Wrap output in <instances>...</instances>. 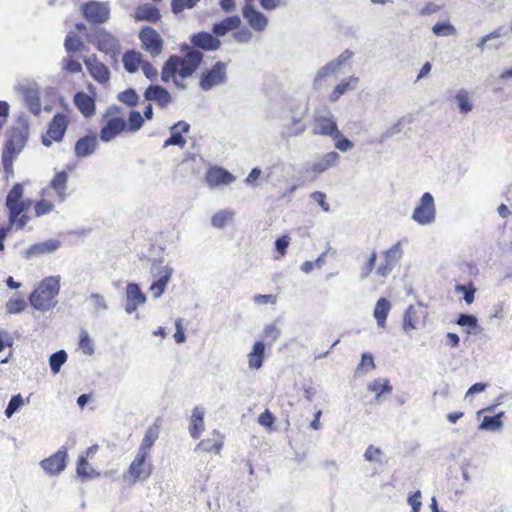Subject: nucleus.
Listing matches in <instances>:
<instances>
[{
	"mask_svg": "<svg viewBox=\"0 0 512 512\" xmlns=\"http://www.w3.org/2000/svg\"><path fill=\"white\" fill-rule=\"evenodd\" d=\"M30 134L28 121L18 120L7 132L2 149V165L7 174L13 173V163L23 151Z\"/></svg>",
	"mask_w": 512,
	"mask_h": 512,
	"instance_id": "obj_1",
	"label": "nucleus"
},
{
	"mask_svg": "<svg viewBox=\"0 0 512 512\" xmlns=\"http://www.w3.org/2000/svg\"><path fill=\"white\" fill-rule=\"evenodd\" d=\"M24 188L22 184L15 183L6 196L5 205L8 209L9 225L16 230H22L29 222L27 211L31 205L30 200L23 199Z\"/></svg>",
	"mask_w": 512,
	"mask_h": 512,
	"instance_id": "obj_2",
	"label": "nucleus"
},
{
	"mask_svg": "<svg viewBox=\"0 0 512 512\" xmlns=\"http://www.w3.org/2000/svg\"><path fill=\"white\" fill-rule=\"evenodd\" d=\"M203 54L199 50L187 47L183 57H171L162 68V81L168 82L169 74L178 75L181 80L191 76L198 68Z\"/></svg>",
	"mask_w": 512,
	"mask_h": 512,
	"instance_id": "obj_3",
	"label": "nucleus"
},
{
	"mask_svg": "<svg viewBox=\"0 0 512 512\" xmlns=\"http://www.w3.org/2000/svg\"><path fill=\"white\" fill-rule=\"evenodd\" d=\"M59 291L60 277H45L30 294V304L37 310L48 311L55 306V298L59 294Z\"/></svg>",
	"mask_w": 512,
	"mask_h": 512,
	"instance_id": "obj_4",
	"label": "nucleus"
},
{
	"mask_svg": "<svg viewBox=\"0 0 512 512\" xmlns=\"http://www.w3.org/2000/svg\"><path fill=\"white\" fill-rule=\"evenodd\" d=\"M104 125L100 130V139L109 142L126 131V121L122 108L112 105L103 114Z\"/></svg>",
	"mask_w": 512,
	"mask_h": 512,
	"instance_id": "obj_5",
	"label": "nucleus"
},
{
	"mask_svg": "<svg viewBox=\"0 0 512 512\" xmlns=\"http://www.w3.org/2000/svg\"><path fill=\"white\" fill-rule=\"evenodd\" d=\"M339 162L340 155L337 152H327L315 158L313 161L306 163L303 167V176L307 180L314 181L320 174L337 166Z\"/></svg>",
	"mask_w": 512,
	"mask_h": 512,
	"instance_id": "obj_6",
	"label": "nucleus"
},
{
	"mask_svg": "<svg viewBox=\"0 0 512 512\" xmlns=\"http://www.w3.org/2000/svg\"><path fill=\"white\" fill-rule=\"evenodd\" d=\"M70 120L64 113H56L48 123L45 133L41 136V142L45 147H51L54 143H60L64 139Z\"/></svg>",
	"mask_w": 512,
	"mask_h": 512,
	"instance_id": "obj_7",
	"label": "nucleus"
},
{
	"mask_svg": "<svg viewBox=\"0 0 512 512\" xmlns=\"http://www.w3.org/2000/svg\"><path fill=\"white\" fill-rule=\"evenodd\" d=\"M417 224L431 225L436 220V206L431 193L425 192L419 199L411 216Z\"/></svg>",
	"mask_w": 512,
	"mask_h": 512,
	"instance_id": "obj_8",
	"label": "nucleus"
},
{
	"mask_svg": "<svg viewBox=\"0 0 512 512\" xmlns=\"http://www.w3.org/2000/svg\"><path fill=\"white\" fill-rule=\"evenodd\" d=\"M312 131L316 135L339 136L338 126L330 110L322 109L315 112Z\"/></svg>",
	"mask_w": 512,
	"mask_h": 512,
	"instance_id": "obj_9",
	"label": "nucleus"
},
{
	"mask_svg": "<svg viewBox=\"0 0 512 512\" xmlns=\"http://www.w3.org/2000/svg\"><path fill=\"white\" fill-rule=\"evenodd\" d=\"M227 82V65L224 62H216L210 69L203 71L199 85L204 91H209Z\"/></svg>",
	"mask_w": 512,
	"mask_h": 512,
	"instance_id": "obj_10",
	"label": "nucleus"
},
{
	"mask_svg": "<svg viewBox=\"0 0 512 512\" xmlns=\"http://www.w3.org/2000/svg\"><path fill=\"white\" fill-rule=\"evenodd\" d=\"M353 53L350 50H345L336 59L330 61L322 68H320L314 78V87L319 88L323 82L332 74L341 71L343 66L352 58Z\"/></svg>",
	"mask_w": 512,
	"mask_h": 512,
	"instance_id": "obj_11",
	"label": "nucleus"
},
{
	"mask_svg": "<svg viewBox=\"0 0 512 512\" xmlns=\"http://www.w3.org/2000/svg\"><path fill=\"white\" fill-rule=\"evenodd\" d=\"M85 19L93 24L105 23L110 16L108 6L102 2L89 1L82 6Z\"/></svg>",
	"mask_w": 512,
	"mask_h": 512,
	"instance_id": "obj_12",
	"label": "nucleus"
},
{
	"mask_svg": "<svg viewBox=\"0 0 512 512\" xmlns=\"http://www.w3.org/2000/svg\"><path fill=\"white\" fill-rule=\"evenodd\" d=\"M43 470L49 475H57L61 473L67 465V449L62 447L50 457L40 462Z\"/></svg>",
	"mask_w": 512,
	"mask_h": 512,
	"instance_id": "obj_13",
	"label": "nucleus"
},
{
	"mask_svg": "<svg viewBox=\"0 0 512 512\" xmlns=\"http://www.w3.org/2000/svg\"><path fill=\"white\" fill-rule=\"evenodd\" d=\"M150 474L151 464L149 462V456L138 452L129 466L128 475L133 479V482H136L137 480L148 478Z\"/></svg>",
	"mask_w": 512,
	"mask_h": 512,
	"instance_id": "obj_14",
	"label": "nucleus"
},
{
	"mask_svg": "<svg viewBox=\"0 0 512 512\" xmlns=\"http://www.w3.org/2000/svg\"><path fill=\"white\" fill-rule=\"evenodd\" d=\"M84 64L91 77L98 83L105 84L110 79V71L108 67L99 61L95 54L84 60Z\"/></svg>",
	"mask_w": 512,
	"mask_h": 512,
	"instance_id": "obj_15",
	"label": "nucleus"
},
{
	"mask_svg": "<svg viewBox=\"0 0 512 512\" xmlns=\"http://www.w3.org/2000/svg\"><path fill=\"white\" fill-rule=\"evenodd\" d=\"M96 48L110 56H116L120 52L119 41L109 32L100 31L95 37Z\"/></svg>",
	"mask_w": 512,
	"mask_h": 512,
	"instance_id": "obj_16",
	"label": "nucleus"
},
{
	"mask_svg": "<svg viewBox=\"0 0 512 512\" xmlns=\"http://www.w3.org/2000/svg\"><path fill=\"white\" fill-rule=\"evenodd\" d=\"M243 17L249 26L257 32L264 31L268 26L267 17L257 11L252 4L245 5L242 10Z\"/></svg>",
	"mask_w": 512,
	"mask_h": 512,
	"instance_id": "obj_17",
	"label": "nucleus"
},
{
	"mask_svg": "<svg viewBox=\"0 0 512 512\" xmlns=\"http://www.w3.org/2000/svg\"><path fill=\"white\" fill-rule=\"evenodd\" d=\"M142 47L152 55L160 53V34L149 26L143 27L139 32Z\"/></svg>",
	"mask_w": 512,
	"mask_h": 512,
	"instance_id": "obj_18",
	"label": "nucleus"
},
{
	"mask_svg": "<svg viewBox=\"0 0 512 512\" xmlns=\"http://www.w3.org/2000/svg\"><path fill=\"white\" fill-rule=\"evenodd\" d=\"M206 183L210 188L219 185H228L235 180V177L227 170L220 167L210 168L205 175Z\"/></svg>",
	"mask_w": 512,
	"mask_h": 512,
	"instance_id": "obj_19",
	"label": "nucleus"
},
{
	"mask_svg": "<svg viewBox=\"0 0 512 512\" xmlns=\"http://www.w3.org/2000/svg\"><path fill=\"white\" fill-rule=\"evenodd\" d=\"M126 299L127 303L125 310L131 314L137 310L138 306L145 303L146 296L141 291L140 287L136 283H129L126 287Z\"/></svg>",
	"mask_w": 512,
	"mask_h": 512,
	"instance_id": "obj_20",
	"label": "nucleus"
},
{
	"mask_svg": "<svg viewBox=\"0 0 512 512\" xmlns=\"http://www.w3.org/2000/svg\"><path fill=\"white\" fill-rule=\"evenodd\" d=\"M190 129V125L187 122L179 121L170 127V137L165 140L162 145L163 148H166L170 145H175L183 148L186 144V138L183 136L184 133H188Z\"/></svg>",
	"mask_w": 512,
	"mask_h": 512,
	"instance_id": "obj_21",
	"label": "nucleus"
},
{
	"mask_svg": "<svg viewBox=\"0 0 512 512\" xmlns=\"http://www.w3.org/2000/svg\"><path fill=\"white\" fill-rule=\"evenodd\" d=\"M97 146L98 142L96 135H85L76 141L74 153L78 158H84L93 154Z\"/></svg>",
	"mask_w": 512,
	"mask_h": 512,
	"instance_id": "obj_22",
	"label": "nucleus"
},
{
	"mask_svg": "<svg viewBox=\"0 0 512 512\" xmlns=\"http://www.w3.org/2000/svg\"><path fill=\"white\" fill-rule=\"evenodd\" d=\"M265 358V344L263 341H256L247 355L248 368L259 370L262 368Z\"/></svg>",
	"mask_w": 512,
	"mask_h": 512,
	"instance_id": "obj_23",
	"label": "nucleus"
},
{
	"mask_svg": "<svg viewBox=\"0 0 512 512\" xmlns=\"http://www.w3.org/2000/svg\"><path fill=\"white\" fill-rule=\"evenodd\" d=\"M73 101L77 109L82 113L84 117H91L95 114V100L85 92H77Z\"/></svg>",
	"mask_w": 512,
	"mask_h": 512,
	"instance_id": "obj_24",
	"label": "nucleus"
},
{
	"mask_svg": "<svg viewBox=\"0 0 512 512\" xmlns=\"http://www.w3.org/2000/svg\"><path fill=\"white\" fill-rule=\"evenodd\" d=\"M191 42L199 48L211 51L217 50L221 45V41L208 32L194 34L191 38Z\"/></svg>",
	"mask_w": 512,
	"mask_h": 512,
	"instance_id": "obj_25",
	"label": "nucleus"
},
{
	"mask_svg": "<svg viewBox=\"0 0 512 512\" xmlns=\"http://www.w3.org/2000/svg\"><path fill=\"white\" fill-rule=\"evenodd\" d=\"M60 241L49 239L43 242L35 243L27 249V256L36 257L44 254H50L60 247Z\"/></svg>",
	"mask_w": 512,
	"mask_h": 512,
	"instance_id": "obj_26",
	"label": "nucleus"
},
{
	"mask_svg": "<svg viewBox=\"0 0 512 512\" xmlns=\"http://www.w3.org/2000/svg\"><path fill=\"white\" fill-rule=\"evenodd\" d=\"M241 24L239 16L234 15L223 19L220 22L214 23L212 31L213 34L218 38L225 36L229 31L237 29Z\"/></svg>",
	"mask_w": 512,
	"mask_h": 512,
	"instance_id": "obj_27",
	"label": "nucleus"
},
{
	"mask_svg": "<svg viewBox=\"0 0 512 512\" xmlns=\"http://www.w3.org/2000/svg\"><path fill=\"white\" fill-rule=\"evenodd\" d=\"M368 391L375 393V402L381 403L382 402V396L384 394H391L392 393V386L390 385V382L387 378H377L373 381H371L367 386Z\"/></svg>",
	"mask_w": 512,
	"mask_h": 512,
	"instance_id": "obj_28",
	"label": "nucleus"
},
{
	"mask_svg": "<svg viewBox=\"0 0 512 512\" xmlns=\"http://www.w3.org/2000/svg\"><path fill=\"white\" fill-rule=\"evenodd\" d=\"M49 190L42 189L41 190V199L37 200L34 204V215L35 217H42L44 215L50 214L55 209V204L52 200L48 198Z\"/></svg>",
	"mask_w": 512,
	"mask_h": 512,
	"instance_id": "obj_29",
	"label": "nucleus"
},
{
	"mask_svg": "<svg viewBox=\"0 0 512 512\" xmlns=\"http://www.w3.org/2000/svg\"><path fill=\"white\" fill-rule=\"evenodd\" d=\"M204 430V410L195 407L191 416L189 432L192 438L198 439Z\"/></svg>",
	"mask_w": 512,
	"mask_h": 512,
	"instance_id": "obj_30",
	"label": "nucleus"
},
{
	"mask_svg": "<svg viewBox=\"0 0 512 512\" xmlns=\"http://www.w3.org/2000/svg\"><path fill=\"white\" fill-rule=\"evenodd\" d=\"M358 81L359 78L356 76H350L347 79H344L341 83L335 86L334 90L330 94V101L336 102L347 91L354 90Z\"/></svg>",
	"mask_w": 512,
	"mask_h": 512,
	"instance_id": "obj_31",
	"label": "nucleus"
},
{
	"mask_svg": "<svg viewBox=\"0 0 512 512\" xmlns=\"http://www.w3.org/2000/svg\"><path fill=\"white\" fill-rule=\"evenodd\" d=\"M391 309V304L386 298H380L374 307L373 316L376 319L377 325L384 328L386 319Z\"/></svg>",
	"mask_w": 512,
	"mask_h": 512,
	"instance_id": "obj_32",
	"label": "nucleus"
},
{
	"mask_svg": "<svg viewBox=\"0 0 512 512\" xmlns=\"http://www.w3.org/2000/svg\"><path fill=\"white\" fill-rule=\"evenodd\" d=\"M68 174L66 171L57 172L50 182V187L54 189L60 201H64L66 197V187Z\"/></svg>",
	"mask_w": 512,
	"mask_h": 512,
	"instance_id": "obj_33",
	"label": "nucleus"
},
{
	"mask_svg": "<svg viewBox=\"0 0 512 512\" xmlns=\"http://www.w3.org/2000/svg\"><path fill=\"white\" fill-rule=\"evenodd\" d=\"M142 56L139 52L129 50L123 55V64L129 73L136 72L143 64Z\"/></svg>",
	"mask_w": 512,
	"mask_h": 512,
	"instance_id": "obj_34",
	"label": "nucleus"
},
{
	"mask_svg": "<svg viewBox=\"0 0 512 512\" xmlns=\"http://www.w3.org/2000/svg\"><path fill=\"white\" fill-rule=\"evenodd\" d=\"M76 473L82 480L93 479L100 476V473L92 468L83 455L78 459Z\"/></svg>",
	"mask_w": 512,
	"mask_h": 512,
	"instance_id": "obj_35",
	"label": "nucleus"
},
{
	"mask_svg": "<svg viewBox=\"0 0 512 512\" xmlns=\"http://www.w3.org/2000/svg\"><path fill=\"white\" fill-rule=\"evenodd\" d=\"M234 215V211L230 209L220 210L212 216L211 224L215 228L223 229L232 223Z\"/></svg>",
	"mask_w": 512,
	"mask_h": 512,
	"instance_id": "obj_36",
	"label": "nucleus"
},
{
	"mask_svg": "<svg viewBox=\"0 0 512 512\" xmlns=\"http://www.w3.org/2000/svg\"><path fill=\"white\" fill-rule=\"evenodd\" d=\"M455 100L460 114H468L473 110L470 93L465 88H460L455 94Z\"/></svg>",
	"mask_w": 512,
	"mask_h": 512,
	"instance_id": "obj_37",
	"label": "nucleus"
},
{
	"mask_svg": "<svg viewBox=\"0 0 512 512\" xmlns=\"http://www.w3.org/2000/svg\"><path fill=\"white\" fill-rule=\"evenodd\" d=\"M418 322H419V308H417L413 305H410L404 314L403 330L406 333H410L412 330L416 329Z\"/></svg>",
	"mask_w": 512,
	"mask_h": 512,
	"instance_id": "obj_38",
	"label": "nucleus"
},
{
	"mask_svg": "<svg viewBox=\"0 0 512 512\" xmlns=\"http://www.w3.org/2000/svg\"><path fill=\"white\" fill-rule=\"evenodd\" d=\"M504 412H500L494 416H485L482 423L478 426L479 430L498 431L503 427L502 417Z\"/></svg>",
	"mask_w": 512,
	"mask_h": 512,
	"instance_id": "obj_39",
	"label": "nucleus"
},
{
	"mask_svg": "<svg viewBox=\"0 0 512 512\" xmlns=\"http://www.w3.org/2000/svg\"><path fill=\"white\" fill-rule=\"evenodd\" d=\"M136 18L138 20L155 22L160 18V12L156 7L145 4L137 8Z\"/></svg>",
	"mask_w": 512,
	"mask_h": 512,
	"instance_id": "obj_40",
	"label": "nucleus"
},
{
	"mask_svg": "<svg viewBox=\"0 0 512 512\" xmlns=\"http://www.w3.org/2000/svg\"><path fill=\"white\" fill-rule=\"evenodd\" d=\"M158 438V428L156 426H152L148 428L146 434L142 440L141 446L139 448V453L149 456L150 448L153 446L155 441Z\"/></svg>",
	"mask_w": 512,
	"mask_h": 512,
	"instance_id": "obj_41",
	"label": "nucleus"
},
{
	"mask_svg": "<svg viewBox=\"0 0 512 512\" xmlns=\"http://www.w3.org/2000/svg\"><path fill=\"white\" fill-rule=\"evenodd\" d=\"M432 32L438 37L456 36L457 30L449 21L437 22L432 26Z\"/></svg>",
	"mask_w": 512,
	"mask_h": 512,
	"instance_id": "obj_42",
	"label": "nucleus"
},
{
	"mask_svg": "<svg viewBox=\"0 0 512 512\" xmlns=\"http://www.w3.org/2000/svg\"><path fill=\"white\" fill-rule=\"evenodd\" d=\"M375 369V362L374 358L371 353H363L361 356V362L358 364L355 375L357 377H362L369 371H372Z\"/></svg>",
	"mask_w": 512,
	"mask_h": 512,
	"instance_id": "obj_43",
	"label": "nucleus"
},
{
	"mask_svg": "<svg viewBox=\"0 0 512 512\" xmlns=\"http://www.w3.org/2000/svg\"><path fill=\"white\" fill-rule=\"evenodd\" d=\"M280 336L281 329L275 323H270L264 326L261 334V341H266L268 345H272L280 338Z\"/></svg>",
	"mask_w": 512,
	"mask_h": 512,
	"instance_id": "obj_44",
	"label": "nucleus"
},
{
	"mask_svg": "<svg viewBox=\"0 0 512 512\" xmlns=\"http://www.w3.org/2000/svg\"><path fill=\"white\" fill-rule=\"evenodd\" d=\"M383 259L389 262L391 265L396 267V265L400 262L403 256V250L401 247V242H397L391 248L385 250L383 253Z\"/></svg>",
	"mask_w": 512,
	"mask_h": 512,
	"instance_id": "obj_45",
	"label": "nucleus"
},
{
	"mask_svg": "<svg viewBox=\"0 0 512 512\" xmlns=\"http://www.w3.org/2000/svg\"><path fill=\"white\" fill-rule=\"evenodd\" d=\"M117 99L128 107H135L139 101V96L134 89L128 88L120 92Z\"/></svg>",
	"mask_w": 512,
	"mask_h": 512,
	"instance_id": "obj_46",
	"label": "nucleus"
},
{
	"mask_svg": "<svg viewBox=\"0 0 512 512\" xmlns=\"http://www.w3.org/2000/svg\"><path fill=\"white\" fill-rule=\"evenodd\" d=\"M223 442L221 439H216L212 442V440L207 439L203 440L196 446L195 450H201L204 452H214L215 454H219L222 449Z\"/></svg>",
	"mask_w": 512,
	"mask_h": 512,
	"instance_id": "obj_47",
	"label": "nucleus"
},
{
	"mask_svg": "<svg viewBox=\"0 0 512 512\" xmlns=\"http://www.w3.org/2000/svg\"><path fill=\"white\" fill-rule=\"evenodd\" d=\"M27 307L26 301L21 297L10 298L5 305L6 311L9 314L21 313Z\"/></svg>",
	"mask_w": 512,
	"mask_h": 512,
	"instance_id": "obj_48",
	"label": "nucleus"
},
{
	"mask_svg": "<svg viewBox=\"0 0 512 512\" xmlns=\"http://www.w3.org/2000/svg\"><path fill=\"white\" fill-rule=\"evenodd\" d=\"M143 123L144 119L141 114L136 110H132L129 113L128 122H126V131L136 132L142 127Z\"/></svg>",
	"mask_w": 512,
	"mask_h": 512,
	"instance_id": "obj_49",
	"label": "nucleus"
},
{
	"mask_svg": "<svg viewBox=\"0 0 512 512\" xmlns=\"http://www.w3.org/2000/svg\"><path fill=\"white\" fill-rule=\"evenodd\" d=\"M67 361V353L60 350L50 356L49 364L51 371L56 374L60 371L61 366Z\"/></svg>",
	"mask_w": 512,
	"mask_h": 512,
	"instance_id": "obj_50",
	"label": "nucleus"
},
{
	"mask_svg": "<svg viewBox=\"0 0 512 512\" xmlns=\"http://www.w3.org/2000/svg\"><path fill=\"white\" fill-rule=\"evenodd\" d=\"M64 46L67 52H78L82 49L83 43L77 35L69 33L65 38Z\"/></svg>",
	"mask_w": 512,
	"mask_h": 512,
	"instance_id": "obj_51",
	"label": "nucleus"
},
{
	"mask_svg": "<svg viewBox=\"0 0 512 512\" xmlns=\"http://www.w3.org/2000/svg\"><path fill=\"white\" fill-rule=\"evenodd\" d=\"M79 348L86 355H91L94 352L93 343L86 330H81L79 335Z\"/></svg>",
	"mask_w": 512,
	"mask_h": 512,
	"instance_id": "obj_52",
	"label": "nucleus"
},
{
	"mask_svg": "<svg viewBox=\"0 0 512 512\" xmlns=\"http://www.w3.org/2000/svg\"><path fill=\"white\" fill-rule=\"evenodd\" d=\"M376 259L377 254L375 251H372L367 261L360 268V279L364 280L371 274L375 267Z\"/></svg>",
	"mask_w": 512,
	"mask_h": 512,
	"instance_id": "obj_53",
	"label": "nucleus"
},
{
	"mask_svg": "<svg viewBox=\"0 0 512 512\" xmlns=\"http://www.w3.org/2000/svg\"><path fill=\"white\" fill-rule=\"evenodd\" d=\"M198 0H173L171 3V9L174 14H178L185 9H192Z\"/></svg>",
	"mask_w": 512,
	"mask_h": 512,
	"instance_id": "obj_54",
	"label": "nucleus"
},
{
	"mask_svg": "<svg viewBox=\"0 0 512 512\" xmlns=\"http://www.w3.org/2000/svg\"><path fill=\"white\" fill-rule=\"evenodd\" d=\"M335 140L334 146L341 152H347L354 147V143L348 138L344 137L339 130V136L332 137Z\"/></svg>",
	"mask_w": 512,
	"mask_h": 512,
	"instance_id": "obj_55",
	"label": "nucleus"
},
{
	"mask_svg": "<svg viewBox=\"0 0 512 512\" xmlns=\"http://www.w3.org/2000/svg\"><path fill=\"white\" fill-rule=\"evenodd\" d=\"M455 291L458 293H463L464 301L467 304H472L474 302V295L476 292V289L473 285L465 286V285H457L455 287Z\"/></svg>",
	"mask_w": 512,
	"mask_h": 512,
	"instance_id": "obj_56",
	"label": "nucleus"
},
{
	"mask_svg": "<svg viewBox=\"0 0 512 512\" xmlns=\"http://www.w3.org/2000/svg\"><path fill=\"white\" fill-rule=\"evenodd\" d=\"M23 404L24 401L20 394L12 396L5 410L6 416L10 418Z\"/></svg>",
	"mask_w": 512,
	"mask_h": 512,
	"instance_id": "obj_57",
	"label": "nucleus"
},
{
	"mask_svg": "<svg viewBox=\"0 0 512 512\" xmlns=\"http://www.w3.org/2000/svg\"><path fill=\"white\" fill-rule=\"evenodd\" d=\"M26 102H27L28 108L31 113H33L34 115L40 114L41 102H40V98L37 95H35L33 93L27 94Z\"/></svg>",
	"mask_w": 512,
	"mask_h": 512,
	"instance_id": "obj_58",
	"label": "nucleus"
},
{
	"mask_svg": "<svg viewBox=\"0 0 512 512\" xmlns=\"http://www.w3.org/2000/svg\"><path fill=\"white\" fill-rule=\"evenodd\" d=\"M382 451L379 448L374 447L373 445L368 446L364 453V458L366 461L381 463Z\"/></svg>",
	"mask_w": 512,
	"mask_h": 512,
	"instance_id": "obj_59",
	"label": "nucleus"
},
{
	"mask_svg": "<svg viewBox=\"0 0 512 512\" xmlns=\"http://www.w3.org/2000/svg\"><path fill=\"white\" fill-rule=\"evenodd\" d=\"M176 331L173 335L174 340L177 344H182L186 341V335L184 332L183 319L178 318L175 321Z\"/></svg>",
	"mask_w": 512,
	"mask_h": 512,
	"instance_id": "obj_60",
	"label": "nucleus"
},
{
	"mask_svg": "<svg viewBox=\"0 0 512 512\" xmlns=\"http://www.w3.org/2000/svg\"><path fill=\"white\" fill-rule=\"evenodd\" d=\"M477 322V318L474 315L470 314H460L456 321L458 325L467 326L470 328H475L477 326Z\"/></svg>",
	"mask_w": 512,
	"mask_h": 512,
	"instance_id": "obj_61",
	"label": "nucleus"
},
{
	"mask_svg": "<svg viewBox=\"0 0 512 512\" xmlns=\"http://www.w3.org/2000/svg\"><path fill=\"white\" fill-rule=\"evenodd\" d=\"M394 268L395 267L393 265L383 259L376 268L375 273L377 276L386 279Z\"/></svg>",
	"mask_w": 512,
	"mask_h": 512,
	"instance_id": "obj_62",
	"label": "nucleus"
},
{
	"mask_svg": "<svg viewBox=\"0 0 512 512\" xmlns=\"http://www.w3.org/2000/svg\"><path fill=\"white\" fill-rule=\"evenodd\" d=\"M420 498V491H416L408 497V504L411 506V512H420L422 506Z\"/></svg>",
	"mask_w": 512,
	"mask_h": 512,
	"instance_id": "obj_63",
	"label": "nucleus"
},
{
	"mask_svg": "<svg viewBox=\"0 0 512 512\" xmlns=\"http://www.w3.org/2000/svg\"><path fill=\"white\" fill-rule=\"evenodd\" d=\"M233 36L238 43H248L252 39V32L248 28H242L236 31Z\"/></svg>",
	"mask_w": 512,
	"mask_h": 512,
	"instance_id": "obj_64",
	"label": "nucleus"
}]
</instances>
